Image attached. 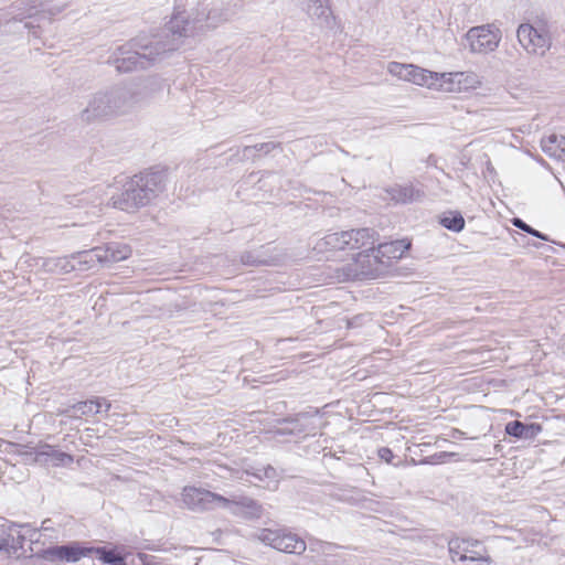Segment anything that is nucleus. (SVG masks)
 <instances>
[{"label":"nucleus","instance_id":"1","mask_svg":"<svg viewBox=\"0 0 565 565\" xmlns=\"http://www.w3.org/2000/svg\"><path fill=\"white\" fill-rule=\"evenodd\" d=\"M167 169L152 167L126 180L121 191L111 196L113 206L126 212H136L148 205L163 192Z\"/></svg>","mask_w":565,"mask_h":565},{"label":"nucleus","instance_id":"2","mask_svg":"<svg viewBox=\"0 0 565 565\" xmlns=\"http://www.w3.org/2000/svg\"><path fill=\"white\" fill-rule=\"evenodd\" d=\"M140 103V93L132 86H113L90 96L79 113L81 120L93 122L125 115Z\"/></svg>","mask_w":565,"mask_h":565},{"label":"nucleus","instance_id":"3","mask_svg":"<svg viewBox=\"0 0 565 565\" xmlns=\"http://www.w3.org/2000/svg\"><path fill=\"white\" fill-rule=\"evenodd\" d=\"M178 45H167L160 42L143 43L142 40L134 39L128 43L118 46L108 58L119 73H129L138 70H146L161 60L168 53L177 51Z\"/></svg>","mask_w":565,"mask_h":565},{"label":"nucleus","instance_id":"4","mask_svg":"<svg viewBox=\"0 0 565 565\" xmlns=\"http://www.w3.org/2000/svg\"><path fill=\"white\" fill-rule=\"evenodd\" d=\"M387 71L391 75L401 79L444 92L459 90L460 77L463 76V73H435L413 64L398 62H390Z\"/></svg>","mask_w":565,"mask_h":565},{"label":"nucleus","instance_id":"5","mask_svg":"<svg viewBox=\"0 0 565 565\" xmlns=\"http://www.w3.org/2000/svg\"><path fill=\"white\" fill-rule=\"evenodd\" d=\"M377 233L369 227L329 233L317 239L313 249L318 253L331 250H354L359 248H373L377 242Z\"/></svg>","mask_w":565,"mask_h":565},{"label":"nucleus","instance_id":"6","mask_svg":"<svg viewBox=\"0 0 565 565\" xmlns=\"http://www.w3.org/2000/svg\"><path fill=\"white\" fill-rule=\"evenodd\" d=\"M354 262L335 268L334 278L338 281L375 279L387 271L384 262L377 257L375 243L373 248H361Z\"/></svg>","mask_w":565,"mask_h":565},{"label":"nucleus","instance_id":"7","mask_svg":"<svg viewBox=\"0 0 565 565\" xmlns=\"http://www.w3.org/2000/svg\"><path fill=\"white\" fill-rule=\"evenodd\" d=\"M218 508L246 521L258 520L264 515L263 504L243 491L230 492L227 495L221 494Z\"/></svg>","mask_w":565,"mask_h":565},{"label":"nucleus","instance_id":"8","mask_svg":"<svg viewBox=\"0 0 565 565\" xmlns=\"http://www.w3.org/2000/svg\"><path fill=\"white\" fill-rule=\"evenodd\" d=\"M449 553L454 563L468 562V565H490L483 546L466 539L456 537L449 542Z\"/></svg>","mask_w":565,"mask_h":565},{"label":"nucleus","instance_id":"9","mask_svg":"<svg viewBox=\"0 0 565 565\" xmlns=\"http://www.w3.org/2000/svg\"><path fill=\"white\" fill-rule=\"evenodd\" d=\"M516 36L526 52L532 54L544 55L551 46V36L544 26L522 23L518 28Z\"/></svg>","mask_w":565,"mask_h":565},{"label":"nucleus","instance_id":"10","mask_svg":"<svg viewBox=\"0 0 565 565\" xmlns=\"http://www.w3.org/2000/svg\"><path fill=\"white\" fill-rule=\"evenodd\" d=\"M470 49L475 53L494 51L501 40V31L490 24L471 28L467 33Z\"/></svg>","mask_w":565,"mask_h":565},{"label":"nucleus","instance_id":"11","mask_svg":"<svg viewBox=\"0 0 565 565\" xmlns=\"http://www.w3.org/2000/svg\"><path fill=\"white\" fill-rule=\"evenodd\" d=\"M28 458L42 466L65 467L74 461L71 454L64 452L49 444L30 447L24 454Z\"/></svg>","mask_w":565,"mask_h":565},{"label":"nucleus","instance_id":"12","mask_svg":"<svg viewBox=\"0 0 565 565\" xmlns=\"http://www.w3.org/2000/svg\"><path fill=\"white\" fill-rule=\"evenodd\" d=\"M262 540L273 548L288 554H301L306 551V543L294 532H262Z\"/></svg>","mask_w":565,"mask_h":565},{"label":"nucleus","instance_id":"13","mask_svg":"<svg viewBox=\"0 0 565 565\" xmlns=\"http://www.w3.org/2000/svg\"><path fill=\"white\" fill-rule=\"evenodd\" d=\"M221 494L206 489L185 487L182 492V501L193 511H207L218 508Z\"/></svg>","mask_w":565,"mask_h":565},{"label":"nucleus","instance_id":"14","mask_svg":"<svg viewBox=\"0 0 565 565\" xmlns=\"http://www.w3.org/2000/svg\"><path fill=\"white\" fill-rule=\"evenodd\" d=\"M318 409H311L307 412H300L292 416H287L279 420L280 424L291 425L294 436H309L316 435L317 425L316 420L318 417Z\"/></svg>","mask_w":565,"mask_h":565},{"label":"nucleus","instance_id":"15","mask_svg":"<svg viewBox=\"0 0 565 565\" xmlns=\"http://www.w3.org/2000/svg\"><path fill=\"white\" fill-rule=\"evenodd\" d=\"M71 255L72 260H74V271H87L96 268L98 265L105 266L104 262L106 256L102 254V249L98 246Z\"/></svg>","mask_w":565,"mask_h":565},{"label":"nucleus","instance_id":"16","mask_svg":"<svg viewBox=\"0 0 565 565\" xmlns=\"http://www.w3.org/2000/svg\"><path fill=\"white\" fill-rule=\"evenodd\" d=\"M297 4L305 11L310 18L317 19L320 24L331 26L334 17L327 3V0L321 2L312 3V0H295Z\"/></svg>","mask_w":565,"mask_h":565},{"label":"nucleus","instance_id":"17","mask_svg":"<svg viewBox=\"0 0 565 565\" xmlns=\"http://www.w3.org/2000/svg\"><path fill=\"white\" fill-rule=\"evenodd\" d=\"M409 247L411 243L405 239L380 243L376 247L377 257H380L384 262V265L390 268L393 260L402 258Z\"/></svg>","mask_w":565,"mask_h":565},{"label":"nucleus","instance_id":"18","mask_svg":"<svg viewBox=\"0 0 565 565\" xmlns=\"http://www.w3.org/2000/svg\"><path fill=\"white\" fill-rule=\"evenodd\" d=\"M94 553V548H83L77 545L56 546L45 552L47 559H58L68 563H75Z\"/></svg>","mask_w":565,"mask_h":565},{"label":"nucleus","instance_id":"19","mask_svg":"<svg viewBox=\"0 0 565 565\" xmlns=\"http://www.w3.org/2000/svg\"><path fill=\"white\" fill-rule=\"evenodd\" d=\"M190 21L185 12H178L173 14L169 23L167 24V31L172 35L171 41H159L167 45L180 46V39L189 35Z\"/></svg>","mask_w":565,"mask_h":565},{"label":"nucleus","instance_id":"20","mask_svg":"<svg viewBox=\"0 0 565 565\" xmlns=\"http://www.w3.org/2000/svg\"><path fill=\"white\" fill-rule=\"evenodd\" d=\"M542 429L543 427L539 423H523L520 420L509 422L504 427L508 436L524 440L534 439Z\"/></svg>","mask_w":565,"mask_h":565},{"label":"nucleus","instance_id":"21","mask_svg":"<svg viewBox=\"0 0 565 565\" xmlns=\"http://www.w3.org/2000/svg\"><path fill=\"white\" fill-rule=\"evenodd\" d=\"M239 259L243 265L252 267L274 265L277 260V258L269 253V249L266 246L245 250L241 254Z\"/></svg>","mask_w":565,"mask_h":565},{"label":"nucleus","instance_id":"22","mask_svg":"<svg viewBox=\"0 0 565 565\" xmlns=\"http://www.w3.org/2000/svg\"><path fill=\"white\" fill-rule=\"evenodd\" d=\"M393 201L401 204H408L419 201L424 192L416 189L413 184H395L386 190Z\"/></svg>","mask_w":565,"mask_h":565},{"label":"nucleus","instance_id":"23","mask_svg":"<svg viewBox=\"0 0 565 565\" xmlns=\"http://www.w3.org/2000/svg\"><path fill=\"white\" fill-rule=\"evenodd\" d=\"M99 403H103V401H96V397L77 402L61 411L60 415L66 416L68 418H79L81 416L96 415L100 413Z\"/></svg>","mask_w":565,"mask_h":565},{"label":"nucleus","instance_id":"24","mask_svg":"<svg viewBox=\"0 0 565 565\" xmlns=\"http://www.w3.org/2000/svg\"><path fill=\"white\" fill-rule=\"evenodd\" d=\"M541 148L548 157L565 160V135L552 134L542 138Z\"/></svg>","mask_w":565,"mask_h":565},{"label":"nucleus","instance_id":"25","mask_svg":"<svg viewBox=\"0 0 565 565\" xmlns=\"http://www.w3.org/2000/svg\"><path fill=\"white\" fill-rule=\"evenodd\" d=\"M102 249V254L105 255V266H109L114 263L127 259L131 254V248L122 243L111 242L105 246H98Z\"/></svg>","mask_w":565,"mask_h":565},{"label":"nucleus","instance_id":"26","mask_svg":"<svg viewBox=\"0 0 565 565\" xmlns=\"http://www.w3.org/2000/svg\"><path fill=\"white\" fill-rule=\"evenodd\" d=\"M94 554L104 565H127L126 558L129 555L128 552L116 546L94 548Z\"/></svg>","mask_w":565,"mask_h":565},{"label":"nucleus","instance_id":"27","mask_svg":"<svg viewBox=\"0 0 565 565\" xmlns=\"http://www.w3.org/2000/svg\"><path fill=\"white\" fill-rule=\"evenodd\" d=\"M72 255L64 257H50L43 260L42 268L51 274H68L74 271Z\"/></svg>","mask_w":565,"mask_h":565},{"label":"nucleus","instance_id":"28","mask_svg":"<svg viewBox=\"0 0 565 565\" xmlns=\"http://www.w3.org/2000/svg\"><path fill=\"white\" fill-rule=\"evenodd\" d=\"M439 224L448 231L459 233L465 228L466 221L459 211H446L439 216Z\"/></svg>","mask_w":565,"mask_h":565},{"label":"nucleus","instance_id":"29","mask_svg":"<svg viewBox=\"0 0 565 565\" xmlns=\"http://www.w3.org/2000/svg\"><path fill=\"white\" fill-rule=\"evenodd\" d=\"M275 149H281V143L268 141V142L257 143L254 146H245L243 148V157H247L248 151H257V152H263L264 154H268Z\"/></svg>","mask_w":565,"mask_h":565},{"label":"nucleus","instance_id":"30","mask_svg":"<svg viewBox=\"0 0 565 565\" xmlns=\"http://www.w3.org/2000/svg\"><path fill=\"white\" fill-rule=\"evenodd\" d=\"M246 473L255 477L259 481H263L265 479L278 481L279 478L277 469L270 465L263 467L260 469H255V471L252 472L249 470H246Z\"/></svg>","mask_w":565,"mask_h":565},{"label":"nucleus","instance_id":"31","mask_svg":"<svg viewBox=\"0 0 565 565\" xmlns=\"http://www.w3.org/2000/svg\"><path fill=\"white\" fill-rule=\"evenodd\" d=\"M512 224L520 228L521 231L536 237V238H540L542 241H546V242H550V238L546 234L533 228L531 225L526 224L522 218L520 217H514L512 220Z\"/></svg>","mask_w":565,"mask_h":565},{"label":"nucleus","instance_id":"32","mask_svg":"<svg viewBox=\"0 0 565 565\" xmlns=\"http://www.w3.org/2000/svg\"><path fill=\"white\" fill-rule=\"evenodd\" d=\"M451 456H455V454L454 452L441 451V452L435 454V455H433L430 457H427L424 460V462L433 465V463H436L438 460H444V459H446L448 457H451Z\"/></svg>","mask_w":565,"mask_h":565},{"label":"nucleus","instance_id":"33","mask_svg":"<svg viewBox=\"0 0 565 565\" xmlns=\"http://www.w3.org/2000/svg\"><path fill=\"white\" fill-rule=\"evenodd\" d=\"M379 457L383 461L391 463L395 456L388 447H382L379 449Z\"/></svg>","mask_w":565,"mask_h":565},{"label":"nucleus","instance_id":"34","mask_svg":"<svg viewBox=\"0 0 565 565\" xmlns=\"http://www.w3.org/2000/svg\"><path fill=\"white\" fill-rule=\"evenodd\" d=\"M96 401H103V403H99L100 405V413H108L110 407H111V404L110 402H108L105 397H96Z\"/></svg>","mask_w":565,"mask_h":565},{"label":"nucleus","instance_id":"35","mask_svg":"<svg viewBox=\"0 0 565 565\" xmlns=\"http://www.w3.org/2000/svg\"><path fill=\"white\" fill-rule=\"evenodd\" d=\"M291 431H292L291 425H286V427L278 428L275 433L278 436H286V435L294 436V433H291Z\"/></svg>","mask_w":565,"mask_h":565},{"label":"nucleus","instance_id":"36","mask_svg":"<svg viewBox=\"0 0 565 565\" xmlns=\"http://www.w3.org/2000/svg\"><path fill=\"white\" fill-rule=\"evenodd\" d=\"M33 530H54L53 522L51 519H46L42 522V525L40 527H34Z\"/></svg>","mask_w":565,"mask_h":565},{"label":"nucleus","instance_id":"37","mask_svg":"<svg viewBox=\"0 0 565 565\" xmlns=\"http://www.w3.org/2000/svg\"><path fill=\"white\" fill-rule=\"evenodd\" d=\"M257 151H248V156L245 157L246 159H250L252 161H256L258 159Z\"/></svg>","mask_w":565,"mask_h":565},{"label":"nucleus","instance_id":"38","mask_svg":"<svg viewBox=\"0 0 565 565\" xmlns=\"http://www.w3.org/2000/svg\"><path fill=\"white\" fill-rule=\"evenodd\" d=\"M12 523H10L8 520H3V523L0 524L1 530H11Z\"/></svg>","mask_w":565,"mask_h":565},{"label":"nucleus","instance_id":"39","mask_svg":"<svg viewBox=\"0 0 565 565\" xmlns=\"http://www.w3.org/2000/svg\"><path fill=\"white\" fill-rule=\"evenodd\" d=\"M73 521H74V519H73V518H71V516H70V518H67V521H66L65 523H63V526H71V525H72L71 523H72ZM57 525H58V526H62V524H61V523H58Z\"/></svg>","mask_w":565,"mask_h":565},{"label":"nucleus","instance_id":"40","mask_svg":"<svg viewBox=\"0 0 565 565\" xmlns=\"http://www.w3.org/2000/svg\"><path fill=\"white\" fill-rule=\"evenodd\" d=\"M356 469L360 471V472H365L366 469L363 467V466H358Z\"/></svg>","mask_w":565,"mask_h":565},{"label":"nucleus","instance_id":"41","mask_svg":"<svg viewBox=\"0 0 565 565\" xmlns=\"http://www.w3.org/2000/svg\"><path fill=\"white\" fill-rule=\"evenodd\" d=\"M321 2V0H312V3Z\"/></svg>","mask_w":565,"mask_h":565}]
</instances>
